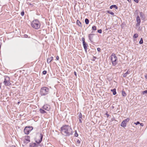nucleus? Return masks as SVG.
<instances>
[{"label": "nucleus", "instance_id": "obj_1", "mask_svg": "<svg viewBox=\"0 0 147 147\" xmlns=\"http://www.w3.org/2000/svg\"><path fill=\"white\" fill-rule=\"evenodd\" d=\"M61 133L65 136H69L73 134V130L69 125H65L61 128Z\"/></svg>", "mask_w": 147, "mask_h": 147}, {"label": "nucleus", "instance_id": "obj_2", "mask_svg": "<svg viewBox=\"0 0 147 147\" xmlns=\"http://www.w3.org/2000/svg\"><path fill=\"white\" fill-rule=\"evenodd\" d=\"M41 24L37 20H33L31 23L32 27L35 29H38L40 27Z\"/></svg>", "mask_w": 147, "mask_h": 147}, {"label": "nucleus", "instance_id": "obj_3", "mask_svg": "<svg viewBox=\"0 0 147 147\" xmlns=\"http://www.w3.org/2000/svg\"><path fill=\"white\" fill-rule=\"evenodd\" d=\"M49 91V89L48 88L43 87L41 88L40 93L41 96H45L48 94Z\"/></svg>", "mask_w": 147, "mask_h": 147}, {"label": "nucleus", "instance_id": "obj_4", "mask_svg": "<svg viewBox=\"0 0 147 147\" xmlns=\"http://www.w3.org/2000/svg\"><path fill=\"white\" fill-rule=\"evenodd\" d=\"M111 60L112 65L113 66L116 65L117 63V58L114 53L112 54L111 56Z\"/></svg>", "mask_w": 147, "mask_h": 147}, {"label": "nucleus", "instance_id": "obj_5", "mask_svg": "<svg viewBox=\"0 0 147 147\" xmlns=\"http://www.w3.org/2000/svg\"><path fill=\"white\" fill-rule=\"evenodd\" d=\"M43 137V135L41 134H38L36 138H35L36 142L38 144H39L42 141Z\"/></svg>", "mask_w": 147, "mask_h": 147}, {"label": "nucleus", "instance_id": "obj_6", "mask_svg": "<svg viewBox=\"0 0 147 147\" xmlns=\"http://www.w3.org/2000/svg\"><path fill=\"white\" fill-rule=\"evenodd\" d=\"M33 129L32 126L26 127L24 130V133L26 134H28Z\"/></svg>", "mask_w": 147, "mask_h": 147}, {"label": "nucleus", "instance_id": "obj_7", "mask_svg": "<svg viewBox=\"0 0 147 147\" xmlns=\"http://www.w3.org/2000/svg\"><path fill=\"white\" fill-rule=\"evenodd\" d=\"M10 78L8 76L5 77L4 81V84L6 86H9L10 85V83L9 82Z\"/></svg>", "mask_w": 147, "mask_h": 147}, {"label": "nucleus", "instance_id": "obj_8", "mask_svg": "<svg viewBox=\"0 0 147 147\" xmlns=\"http://www.w3.org/2000/svg\"><path fill=\"white\" fill-rule=\"evenodd\" d=\"M42 108L44 109L47 111H49L51 108L50 106L48 104L44 105Z\"/></svg>", "mask_w": 147, "mask_h": 147}, {"label": "nucleus", "instance_id": "obj_9", "mask_svg": "<svg viewBox=\"0 0 147 147\" xmlns=\"http://www.w3.org/2000/svg\"><path fill=\"white\" fill-rule=\"evenodd\" d=\"M136 26H139L140 25L141 23V20L139 16H137L136 17Z\"/></svg>", "mask_w": 147, "mask_h": 147}, {"label": "nucleus", "instance_id": "obj_10", "mask_svg": "<svg viewBox=\"0 0 147 147\" xmlns=\"http://www.w3.org/2000/svg\"><path fill=\"white\" fill-rule=\"evenodd\" d=\"M94 35V34H89V39L91 42H93V38Z\"/></svg>", "mask_w": 147, "mask_h": 147}, {"label": "nucleus", "instance_id": "obj_11", "mask_svg": "<svg viewBox=\"0 0 147 147\" xmlns=\"http://www.w3.org/2000/svg\"><path fill=\"white\" fill-rule=\"evenodd\" d=\"M140 14L142 20H144L146 18L145 15L142 12H140Z\"/></svg>", "mask_w": 147, "mask_h": 147}, {"label": "nucleus", "instance_id": "obj_12", "mask_svg": "<svg viewBox=\"0 0 147 147\" xmlns=\"http://www.w3.org/2000/svg\"><path fill=\"white\" fill-rule=\"evenodd\" d=\"M39 145V144L36 143H30V147H37Z\"/></svg>", "mask_w": 147, "mask_h": 147}, {"label": "nucleus", "instance_id": "obj_13", "mask_svg": "<svg viewBox=\"0 0 147 147\" xmlns=\"http://www.w3.org/2000/svg\"><path fill=\"white\" fill-rule=\"evenodd\" d=\"M83 46L84 47V48L86 53L87 52V47H88V44L86 43V42H85L83 43Z\"/></svg>", "mask_w": 147, "mask_h": 147}, {"label": "nucleus", "instance_id": "obj_14", "mask_svg": "<svg viewBox=\"0 0 147 147\" xmlns=\"http://www.w3.org/2000/svg\"><path fill=\"white\" fill-rule=\"evenodd\" d=\"M78 117L80 122L81 123L82 122V115L81 113H80L79 114Z\"/></svg>", "mask_w": 147, "mask_h": 147}, {"label": "nucleus", "instance_id": "obj_15", "mask_svg": "<svg viewBox=\"0 0 147 147\" xmlns=\"http://www.w3.org/2000/svg\"><path fill=\"white\" fill-rule=\"evenodd\" d=\"M53 57L48 58L47 60V63H50L53 60Z\"/></svg>", "mask_w": 147, "mask_h": 147}, {"label": "nucleus", "instance_id": "obj_16", "mask_svg": "<svg viewBox=\"0 0 147 147\" xmlns=\"http://www.w3.org/2000/svg\"><path fill=\"white\" fill-rule=\"evenodd\" d=\"M130 71L128 70L126 73H125V74H123V76L124 77H126L127 74H129L130 73Z\"/></svg>", "mask_w": 147, "mask_h": 147}, {"label": "nucleus", "instance_id": "obj_17", "mask_svg": "<svg viewBox=\"0 0 147 147\" xmlns=\"http://www.w3.org/2000/svg\"><path fill=\"white\" fill-rule=\"evenodd\" d=\"M126 123L124 121H123L121 124V126L123 127H125L126 126Z\"/></svg>", "mask_w": 147, "mask_h": 147}, {"label": "nucleus", "instance_id": "obj_18", "mask_svg": "<svg viewBox=\"0 0 147 147\" xmlns=\"http://www.w3.org/2000/svg\"><path fill=\"white\" fill-rule=\"evenodd\" d=\"M113 8H115L116 9H118L117 6L116 5H111L110 7V9H112Z\"/></svg>", "mask_w": 147, "mask_h": 147}, {"label": "nucleus", "instance_id": "obj_19", "mask_svg": "<svg viewBox=\"0 0 147 147\" xmlns=\"http://www.w3.org/2000/svg\"><path fill=\"white\" fill-rule=\"evenodd\" d=\"M39 111L40 113L42 114H44L46 113V112L44 109H40Z\"/></svg>", "mask_w": 147, "mask_h": 147}, {"label": "nucleus", "instance_id": "obj_20", "mask_svg": "<svg viewBox=\"0 0 147 147\" xmlns=\"http://www.w3.org/2000/svg\"><path fill=\"white\" fill-rule=\"evenodd\" d=\"M116 89L115 88H114L113 89H111V91L113 92V94L114 95H115L116 94Z\"/></svg>", "mask_w": 147, "mask_h": 147}, {"label": "nucleus", "instance_id": "obj_21", "mask_svg": "<svg viewBox=\"0 0 147 147\" xmlns=\"http://www.w3.org/2000/svg\"><path fill=\"white\" fill-rule=\"evenodd\" d=\"M77 24L79 26H82L81 23L78 20H77Z\"/></svg>", "mask_w": 147, "mask_h": 147}, {"label": "nucleus", "instance_id": "obj_22", "mask_svg": "<svg viewBox=\"0 0 147 147\" xmlns=\"http://www.w3.org/2000/svg\"><path fill=\"white\" fill-rule=\"evenodd\" d=\"M122 96L123 97H125V96H126V93L124 91H123V90L122 91Z\"/></svg>", "mask_w": 147, "mask_h": 147}, {"label": "nucleus", "instance_id": "obj_23", "mask_svg": "<svg viewBox=\"0 0 147 147\" xmlns=\"http://www.w3.org/2000/svg\"><path fill=\"white\" fill-rule=\"evenodd\" d=\"M107 12L108 13L111 14L112 16H114V13L111 11H110L108 10L107 11Z\"/></svg>", "mask_w": 147, "mask_h": 147}, {"label": "nucleus", "instance_id": "obj_24", "mask_svg": "<svg viewBox=\"0 0 147 147\" xmlns=\"http://www.w3.org/2000/svg\"><path fill=\"white\" fill-rule=\"evenodd\" d=\"M85 22L86 24H88L89 23V20L87 18H86L85 20Z\"/></svg>", "mask_w": 147, "mask_h": 147}, {"label": "nucleus", "instance_id": "obj_25", "mask_svg": "<svg viewBox=\"0 0 147 147\" xmlns=\"http://www.w3.org/2000/svg\"><path fill=\"white\" fill-rule=\"evenodd\" d=\"M130 119L129 118H127V119H125L123 121H124L126 123L127 122H128L129 121V120Z\"/></svg>", "mask_w": 147, "mask_h": 147}, {"label": "nucleus", "instance_id": "obj_26", "mask_svg": "<svg viewBox=\"0 0 147 147\" xmlns=\"http://www.w3.org/2000/svg\"><path fill=\"white\" fill-rule=\"evenodd\" d=\"M139 43L140 44H142L143 43V40L142 38H141L140 40L139 41Z\"/></svg>", "mask_w": 147, "mask_h": 147}, {"label": "nucleus", "instance_id": "obj_27", "mask_svg": "<svg viewBox=\"0 0 147 147\" xmlns=\"http://www.w3.org/2000/svg\"><path fill=\"white\" fill-rule=\"evenodd\" d=\"M138 36V35L137 34H135L134 35V38H136Z\"/></svg>", "mask_w": 147, "mask_h": 147}, {"label": "nucleus", "instance_id": "obj_28", "mask_svg": "<svg viewBox=\"0 0 147 147\" xmlns=\"http://www.w3.org/2000/svg\"><path fill=\"white\" fill-rule=\"evenodd\" d=\"M78 134L77 133V131L76 130L75 131V134H74V136L75 137H78Z\"/></svg>", "mask_w": 147, "mask_h": 147}, {"label": "nucleus", "instance_id": "obj_29", "mask_svg": "<svg viewBox=\"0 0 147 147\" xmlns=\"http://www.w3.org/2000/svg\"><path fill=\"white\" fill-rule=\"evenodd\" d=\"M92 29L93 30H96V27L94 26H93L92 27Z\"/></svg>", "mask_w": 147, "mask_h": 147}, {"label": "nucleus", "instance_id": "obj_30", "mask_svg": "<svg viewBox=\"0 0 147 147\" xmlns=\"http://www.w3.org/2000/svg\"><path fill=\"white\" fill-rule=\"evenodd\" d=\"M82 43L85 42V39L84 37L82 38Z\"/></svg>", "mask_w": 147, "mask_h": 147}, {"label": "nucleus", "instance_id": "obj_31", "mask_svg": "<svg viewBox=\"0 0 147 147\" xmlns=\"http://www.w3.org/2000/svg\"><path fill=\"white\" fill-rule=\"evenodd\" d=\"M47 73V71L46 70H44L42 72V73L44 75L46 74Z\"/></svg>", "mask_w": 147, "mask_h": 147}, {"label": "nucleus", "instance_id": "obj_32", "mask_svg": "<svg viewBox=\"0 0 147 147\" xmlns=\"http://www.w3.org/2000/svg\"><path fill=\"white\" fill-rule=\"evenodd\" d=\"M28 4L29 5V6H30L31 7H32L34 6L33 4H32V3H28Z\"/></svg>", "mask_w": 147, "mask_h": 147}, {"label": "nucleus", "instance_id": "obj_33", "mask_svg": "<svg viewBox=\"0 0 147 147\" xmlns=\"http://www.w3.org/2000/svg\"><path fill=\"white\" fill-rule=\"evenodd\" d=\"M24 11H22L21 13V15L22 16H24Z\"/></svg>", "mask_w": 147, "mask_h": 147}, {"label": "nucleus", "instance_id": "obj_34", "mask_svg": "<svg viewBox=\"0 0 147 147\" xmlns=\"http://www.w3.org/2000/svg\"><path fill=\"white\" fill-rule=\"evenodd\" d=\"M96 58V57L94 56H93V59H92V61H95V59Z\"/></svg>", "mask_w": 147, "mask_h": 147}, {"label": "nucleus", "instance_id": "obj_35", "mask_svg": "<svg viewBox=\"0 0 147 147\" xmlns=\"http://www.w3.org/2000/svg\"><path fill=\"white\" fill-rule=\"evenodd\" d=\"M102 32V30L101 29H100L98 30V32L99 33H101Z\"/></svg>", "mask_w": 147, "mask_h": 147}, {"label": "nucleus", "instance_id": "obj_36", "mask_svg": "<svg viewBox=\"0 0 147 147\" xmlns=\"http://www.w3.org/2000/svg\"><path fill=\"white\" fill-rule=\"evenodd\" d=\"M134 123L136 125L140 124V123L139 121H137L136 123Z\"/></svg>", "mask_w": 147, "mask_h": 147}, {"label": "nucleus", "instance_id": "obj_37", "mask_svg": "<svg viewBox=\"0 0 147 147\" xmlns=\"http://www.w3.org/2000/svg\"><path fill=\"white\" fill-rule=\"evenodd\" d=\"M97 50L98 51L100 52V51L101 49L100 48H98L97 49Z\"/></svg>", "mask_w": 147, "mask_h": 147}, {"label": "nucleus", "instance_id": "obj_38", "mask_svg": "<svg viewBox=\"0 0 147 147\" xmlns=\"http://www.w3.org/2000/svg\"><path fill=\"white\" fill-rule=\"evenodd\" d=\"M80 141L79 140H78L77 141V143L79 144L80 143Z\"/></svg>", "mask_w": 147, "mask_h": 147}, {"label": "nucleus", "instance_id": "obj_39", "mask_svg": "<svg viewBox=\"0 0 147 147\" xmlns=\"http://www.w3.org/2000/svg\"><path fill=\"white\" fill-rule=\"evenodd\" d=\"M134 1L136 3H138L139 2V0H134Z\"/></svg>", "mask_w": 147, "mask_h": 147}, {"label": "nucleus", "instance_id": "obj_40", "mask_svg": "<svg viewBox=\"0 0 147 147\" xmlns=\"http://www.w3.org/2000/svg\"><path fill=\"white\" fill-rule=\"evenodd\" d=\"M59 57L58 56H57L56 57V59L57 60H58L59 59Z\"/></svg>", "mask_w": 147, "mask_h": 147}, {"label": "nucleus", "instance_id": "obj_41", "mask_svg": "<svg viewBox=\"0 0 147 147\" xmlns=\"http://www.w3.org/2000/svg\"><path fill=\"white\" fill-rule=\"evenodd\" d=\"M140 125L142 126H144V124L143 123H140Z\"/></svg>", "mask_w": 147, "mask_h": 147}, {"label": "nucleus", "instance_id": "obj_42", "mask_svg": "<svg viewBox=\"0 0 147 147\" xmlns=\"http://www.w3.org/2000/svg\"><path fill=\"white\" fill-rule=\"evenodd\" d=\"M144 93H147V90H145L143 91Z\"/></svg>", "mask_w": 147, "mask_h": 147}, {"label": "nucleus", "instance_id": "obj_43", "mask_svg": "<svg viewBox=\"0 0 147 147\" xmlns=\"http://www.w3.org/2000/svg\"><path fill=\"white\" fill-rule=\"evenodd\" d=\"M74 75L76 76L77 75H76V72L74 71Z\"/></svg>", "mask_w": 147, "mask_h": 147}, {"label": "nucleus", "instance_id": "obj_44", "mask_svg": "<svg viewBox=\"0 0 147 147\" xmlns=\"http://www.w3.org/2000/svg\"><path fill=\"white\" fill-rule=\"evenodd\" d=\"M106 115H107V117H108L109 116V115L107 113Z\"/></svg>", "mask_w": 147, "mask_h": 147}, {"label": "nucleus", "instance_id": "obj_45", "mask_svg": "<svg viewBox=\"0 0 147 147\" xmlns=\"http://www.w3.org/2000/svg\"><path fill=\"white\" fill-rule=\"evenodd\" d=\"M129 2H131V0H127Z\"/></svg>", "mask_w": 147, "mask_h": 147}, {"label": "nucleus", "instance_id": "obj_46", "mask_svg": "<svg viewBox=\"0 0 147 147\" xmlns=\"http://www.w3.org/2000/svg\"><path fill=\"white\" fill-rule=\"evenodd\" d=\"M11 147H16L14 145H12Z\"/></svg>", "mask_w": 147, "mask_h": 147}, {"label": "nucleus", "instance_id": "obj_47", "mask_svg": "<svg viewBox=\"0 0 147 147\" xmlns=\"http://www.w3.org/2000/svg\"><path fill=\"white\" fill-rule=\"evenodd\" d=\"M27 36H28V35H25V37H27Z\"/></svg>", "mask_w": 147, "mask_h": 147}, {"label": "nucleus", "instance_id": "obj_48", "mask_svg": "<svg viewBox=\"0 0 147 147\" xmlns=\"http://www.w3.org/2000/svg\"><path fill=\"white\" fill-rule=\"evenodd\" d=\"M1 88V84L0 83V89Z\"/></svg>", "mask_w": 147, "mask_h": 147}, {"label": "nucleus", "instance_id": "obj_49", "mask_svg": "<svg viewBox=\"0 0 147 147\" xmlns=\"http://www.w3.org/2000/svg\"><path fill=\"white\" fill-rule=\"evenodd\" d=\"M145 77L146 78V79H147V75L146 76H145Z\"/></svg>", "mask_w": 147, "mask_h": 147}, {"label": "nucleus", "instance_id": "obj_50", "mask_svg": "<svg viewBox=\"0 0 147 147\" xmlns=\"http://www.w3.org/2000/svg\"><path fill=\"white\" fill-rule=\"evenodd\" d=\"M27 140V141H28L29 142H30V140Z\"/></svg>", "mask_w": 147, "mask_h": 147}, {"label": "nucleus", "instance_id": "obj_51", "mask_svg": "<svg viewBox=\"0 0 147 147\" xmlns=\"http://www.w3.org/2000/svg\"><path fill=\"white\" fill-rule=\"evenodd\" d=\"M20 103V102H18V103L19 104Z\"/></svg>", "mask_w": 147, "mask_h": 147}, {"label": "nucleus", "instance_id": "obj_52", "mask_svg": "<svg viewBox=\"0 0 147 147\" xmlns=\"http://www.w3.org/2000/svg\"><path fill=\"white\" fill-rule=\"evenodd\" d=\"M73 147H75L74 146Z\"/></svg>", "mask_w": 147, "mask_h": 147}]
</instances>
